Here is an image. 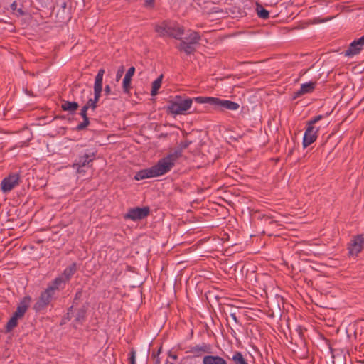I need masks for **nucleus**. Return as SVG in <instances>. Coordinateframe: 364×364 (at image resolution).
Returning <instances> with one entry per match:
<instances>
[{
  "instance_id": "nucleus-29",
  "label": "nucleus",
  "mask_w": 364,
  "mask_h": 364,
  "mask_svg": "<svg viewBox=\"0 0 364 364\" xmlns=\"http://www.w3.org/2000/svg\"><path fill=\"white\" fill-rule=\"evenodd\" d=\"M90 124V120L88 117L83 118V122L82 123H80L77 127L76 129L78 131L83 130L85 129Z\"/></svg>"
},
{
  "instance_id": "nucleus-24",
  "label": "nucleus",
  "mask_w": 364,
  "mask_h": 364,
  "mask_svg": "<svg viewBox=\"0 0 364 364\" xmlns=\"http://www.w3.org/2000/svg\"><path fill=\"white\" fill-rule=\"evenodd\" d=\"M163 79V75H161L157 79H156L151 85V95L155 96L158 93V90L161 86Z\"/></svg>"
},
{
  "instance_id": "nucleus-32",
  "label": "nucleus",
  "mask_w": 364,
  "mask_h": 364,
  "mask_svg": "<svg viewBox=\"0 0 364 364\" xmlns=\"http://www.w3.org/2000/svg\"><path fill=\"white\" fill-rule=\"evenodd\" d=\"M124 72V68L123 65L120 66L116 74V80L118 82L122 77Z\"/></svg>"
},
{
  "instance_id": "nucleus-20",
  "label": "nucleus",
  "mask_w": 364,
  "mask_h": 364,
  "mask_svg": "<svg viewBox=\"0 0 364 364\" xmlns=\"http://www.w3.org/2000/svg\"><path fill=\"white\" fill-rule=\"evenodd\" d=\"M79 105L75 102H70L67 100H63V103L61 105V109L63 111L69 112L73 114L75 113V111L78 109Z\"/></svg>"
},
{
  "instance_id": "nucleus-25",
  "label": "nucleus",
  "mask_w": 364,
  "mask_h": 364,
  "mask_svg": "<svg viewBox=\"0 0 364 364\" xmlns=\"http://www.w3.org/2000/svg\"><path fill=\"white\" fill-rule=\"evenodd\" d=\"M232 360L234 364H249L247 360L244 358L241 352L236 351L234 353Z\"/></svg>"
},
{
  "instance_id": "nucleus-28",
  "label": "nucleus",
  "mask_w": 364,
  "mask_h": 364,
  "mask_svg": "<svg viewBox=\"0 0 364 364\" xmlns=\"http://www.w3.org/2000/svg\"><path fill=\"white\" fill-rule=\"evenodd\" d=\"M19 318H18L13 314V316H11V318L9 319V321H8V323L6 324V332H10L18 325V320Z\"/></svg>"
},
{
  "instance_id": "nucleus-39",
  "label": "nucleus",
  "mask_w": 364,
  "mask_h": 364,
  "mask_svg": "<svg viewBox=\"0 0 364 364\" xmlns=\"http://www.w3.org/2000/svg\"><path fill=\"white\" fill-rule=\"evenodd\" d=\"M230 316L231 317V318L235 322V323H238V321H237V316L235 314V313H231L230 314Z\"/></svg>"
},
{
  "instance_id": "nucleus-37",
  "label": "nucleus",
  "mask_w": 364,
  "mask_h": 364,
  "mask_svg": "<svg viewBox=\"0 0 364 364\" xmlns=\"http://www.w3.org/2000/svg\"><path fill=\"white\" fill-rule=\"evenodd\" d=\"M111 93V87L109 85H106L105 87V94L109 95Z\"/></svg>"
},
{
  "instance_id": "nucleus-16",
  "label": "nucleus",
  "mask_w": 364,
  "mask_h": 364,
  "mask_svg": "<svg viewBox=\"0 0 364 364\" xmlns=\"http://www.w3.org/2000/svg\"><path fill=\"white\" fill-rule=\"evenodd\" d=\"M65 280L61 277L55 278L50 284H48L47 289H50V292L52 294H55L56 290H59L60 288H63L65 284Z\"/></svg>"
},
{
  "instance_id": "nucleus-9",
  "label": "nucleus",
  "mask_w": 364,
  "mask_h": 364,
  "mask_svg": "<svg viewBox=\"0 0 364 364\" xmlns=\"http://www.w3.org/2000/svg\"><path fill=\"white\" fill-rule=\"evenodd\" d=\"M364 46V35L357 39L353 41L348 46V49L345 50L344 55L345 56H353L360 53V52L363 50Z\"/></svg>"
},
{
  "instance_id": "nucleus-2",
  "label": "nucleus",
  "mask_w": 364,
  "mask_h": 364,
  "mask_svg": "<svg viewBox=\"0 0 364 364\" xmlns=\"http://www.w3.org/2000/svg\"><path fill=\"white\" fill-rule=\"evenodd\" d=\"M195 102L198 104H209L214 106L215 108L220 109V110L229 109L235 111L239 109L240 105L237 102L221 100L218 97H194Z\"/></svg>"
},
{
  "instance_id": "nucleus-30",
  "label": "nucleus",
  "mask_w": 364,
  "mask_h": 364,
  "mask_svg": "<svg viewBox=\"0 0 364 364\" xmlns=\"http://www.w3.org/2000/svg\"><path fill=\"white\" fill-rule=\"evenodd\" d=\"M11 9H12V11H16V14L18 16H22L24 14V12L21 8H19V9L17 8V4L15 1L11 4Z\"/></svg>"
},
{
  "instance_id": "nucleus-34",
  "label": "nucleus",
  "mask_w": 364,
  "mask_h": 364,
  "mask_svg": "<svg viewBox=\"0 0 364 364\" xmlns=\"http://www.w3.org/2000/svg\"><path fill=\"white\" fill-rule=\"evenodd\" d=\"M144 6L146 8H153L154 6V0H145Z\"/></svg>"
},
{
  "instance_id": "nucleus-6",
  "label": "nucleus",
  "mask_w": 364,
  "mask_h": 364,
  "mask_svg": "<svg viewBox=\"0 0 364 364\" xmlns=\"http://www.w3.org/2000/svg\"><path fill=\"white\" fill-rule=\"evenodd\" d=\"M20 176L18 173H11L4 178L1 183V190L4 193L11 191L14 187L19 184Z\"/></svg>"
},
{
  "instance_id": "nucleus-33",
  "label": "nucleus",
  "mask_w": 364,
  "mask_h": 364,
  "mask_svg": "<svg viewBox=\"0 0 364 364\" xmlns=\"http://www.w3.org/2000/svg\"><path fill=\"white\" fill-rule=\"evenodd\" d=\"M88 109H89L88 106H86L85 105L82 107L80 112V115L82 118L87 117V112Z\"/></svg>"
},
{
  "instance_id": "nucleus-1",
  "label": "nucleus",
  "mask_w": 364,
  "mask_h": 364,
  "mask_svg": "<svg viewBox=\"0 0 364 364\" xmlns=\"http://www.w3.org/2000/svg\"><path fill=\"white\" fill-rule=\"evenodd\" d=\"M181 156V151L180 150L168 154L166 156L159 159L154 166L138 171L134 176V179L140 181L166 174L172 169Z\"/></svg>"
},
{
  "instance_id": "nucleus-35",
  "label": "nucleus",
  "mask_w": 364,
  "mask_h": 364,
  "mask_svg": "<svg viewBox=\"0 0 364 364\" xmlns=\"http://www.w3.org/2000/svg\"><path fill=\"white\" fill-rule=\"evenodd\" d=\"M85 311H84V310H80V311H78V314H77V318H76V320H77V321H81L84 318V317H85Z\"/></svg>"
},
{
  "instance_id": "nucleus-26",
  "label": "nucleus",
  "mask_w": 364,
  "mask_h": 364,
  "mask_svg": "<svg viewBox=\"0 0 364 364\" xmlns=\"http://www.w3.org/2000/svg\"><path fill=\"white\" fill-rule=\"evenodd\" d=\"M95 97L93 99H90L85 104L86 106H88V108L91 109L92 111H95L97 107V103L98 102L100 97L101 96L100 92H94Z\"/></svg>"
},
{
  "instance_id": "nucleus-17",
  "label": "nucleus",
  "mask_w": 364,
  "mask_h": 364,
  "mask_svg": "<svg viewBox=\"0 0 364 364\" xmlns=\"http://www.w3.org/2000/svg\"><path fill=\"white\" fill-rule=\"evenodd\" d=\"M105 74V70L101 68L98 70L97 75L95 76V84H94V92H102V80Z\"/></svg>"
},
{
  "instance_id": "nucleus-12",
  "label": "nucleus",
  "mask_w": 364,
  "mask_h": 364,
  "mask_svg": "<svg viewBox=\"0 0 364 364\" xmlns=\"http://www.w3.org/2000/svg\"><path fill=\"white\" fill-rule=\"evenodd\" d=\"M316 82H309L301 85L300 89L294 93V99L303 95L311 93L316 87Z\"/></svg>"
},
{
  "instance_id": "nucleus-41",
  "label": "nucleus",
  "mask_w": 364,
  "mask_h": 364,
  "mask_svg": "<svg viewBox=\"0 0 364 364\" xmlns=\"http://www.w3.org/2000/svg\"><path fill=\"white\" fill-rule=\"evenodd\" d=\"M174 360H176L177 359V356L176 355H172L171 356Z\"/></svg>"
},
{
  "instance_id": "nucleus-8",
  "label": "nucleus",
  "mask_w": 364,
  "mask_h": 364,
  "mask_svg": "<svg viewBox=\"0 0 364 364\" xmlns=\"http://www.w3.org/2000/svg\"><path fill=\"white\" fill-rule=\"evenodd\" d=\"M150 210L149 207L134 208L130 209L125 215V218L132 220H141L146 218L149 214Z\"/></svg>"
},
{
  "instance_id": "nucleus-4",
  "label": "nucleus",
  "mask_w": 364,
  "mask_h": 364,
  "mask_svg": "<svg viewBox=\"0 0 364 364\" xmlns=\"http://www.w3.org/2000/svg\"><path fill=\"white\" fill-rule=\"evenodd\" d=\"M193 100L195 101L194 98H187L171 102L168 106V110L173 114H183L191 108Z\"/></svg>"
},
{
  "instance_id": "nucleus-40",
  "label": "nucleus",
  "mask_w": 364,
  "mask_h": 364,
  "mask_svg": "<svg viewBox=\"0 0 364 364\" xmlns=\"http://www.w3.org/2000/svg\"><path fill=\"white\" fill-rule=\"evenodd\" d=\"M188 145V143H185V144L183 145V148H186Z\"/></svg>"
},
{
  "instance_id": "nucleus-10",
  "label": "nucleus",
  "mask_w": 364,
  "mask_h": 364,
  "mask_svg": "<svg viewBox=\"0 0 364 364\" xmlns=\"http://www.w3.org/2000/svg\"><path fill=\"white\" fill-rule=\"evenodd\" d=\"M318 130L319 127L307 126L303 139V146L304 148H306L316 140Z\"/></svg>"
},
{
  "instance_id": "nucleus-11",
  "label": "nucleus",
  "mask_w": 364,
  "mask_h": 364,
  "mask_svg": "<svg viewBox=\"0 0 364 364\" xmlns=\"http://www.w3.org/2000/svg\"><path fill=\"white\" fill-rule=\"evenodd\" d=\"M194 357H200L203 354H210L212 353V347L210 344L203 343L194 346H191L188 350Z\"/></svg>"
},
{
  "instance_id": "nucleus-13",
  "label": "nucleus",
  "mask_w": 364,
  "mask_h": 364,
  "mask_svg": "<svg viewBox=\"0 0 364 364\" xmlns=\"http://www.w3.org/2000/svg\"><path fill=\"white\" fill-rule=\"evenodd\" d=\"M31 301V298L30 296H25L19 303L16 311L14 313V315L21 318L26 312Z\"/></svg>"
},
{
  "instance_id": "nucleus-5",
  "label": "nucleus",
  "mask_w": 364,
  "mask_h": 364,
  "mask_svg": "<svg viewBox=\"0 0 364 364\" xmlns=\"http://www.w3.org/2000/svg\"><path fill=\"white\" fill-rule=\"evenodd\" d=\"M53 294L50 292V289H47L41 294V296L38 301L35 303L33 309L36 311H41L46 309L50 303Z\"/></svg>"
},
{
  "instance_id": "nucleus-38",
  "label": "nucleus",
  "mask_w": 364,
  "mask_h": 364,
  "mask_svg": "<svg viewBox=\"0 0 364 364\" xmlns=\"http://www.w3.org/2000/svg\"><path fill=\"white\" fill-rule=\"evenodd\" d=\"M81 296H82V291H78L75 294L74 300L75 301V300H78V299H80L81 298Z\"/></svg>"
},
{
  "instance_id": "nucleus-3",
  "label": "nucleus",
  "mask_w": 364,
  "mask_h": 364,
  "mask_svg": "<svg viewBox=\"0 0 364 364\" xmlns=\"http://www.w3.org/2000/svg\"><path fill=\"white\" fill-rule=\"evenodd\" d=\"M95 159V154L92 150L88 149L82 153L74 161L73 167L77 170V172L85 173L86 168L91 166V164Z\"/></svg>"
},
{
  "instance_id": "nucleus-19",
  "label": "nucleus",
  "mask_w": 364,
  "mask_h": 364,
  "mask_svg": "<svg viewBox=\"0 0 364 364\" xmlns=\"http://www.w3.org/2000/svg\"><path fill=\"white\" fill-rule=\"evenodd\" d=\"M203 364H228L226 360L218 355H205Z\"/></svg>"
},
{
  "instance_id": "nucleus-36",
  "label": "nucleus",
  "mask_w": 364,
  "mask_h": 364,
  "mask_svg": "<svg viewBox=\"0 0 364 364\" xmlns=\"http://www.w3.org/2000/svg\"><path fill=\"white\" fill-rule=\"evenodd\" d=\"M130 360V364H136L135 363V352L132 350L131 352V356L129 358Z\"/></svg>"
},
{
  "instance_id": "nucleus-14",
  "label": "nucleus",
  "mask_w": 364,
  "mask_h": 364,
  "mask_svg": "<svg viewBox=\"0 0 364 364\" xmlns=\"http://www.w3.org/2000/svg\"><path fill=\"white\" fill-rule=\"evenodd\" d=\"M168 36L176 39H181V36L183 34V28L175 22H168Z\"/></svg>"
},
{
  "instance_id": "nucleus-23",
  "label": "nucleus",
  "mask_w": 364,
  "mask_h": 364,
  "mask_svg": "<svg viewBox=\"0 0 364 364\" xmlns=\"http://www.w3.org/2000/svg\"><path fill=\"white\" fill-rule=\"evenodd\" d=\"M184 40L191 44H197L200 40V36L198 32L196 31H190V33L188 36H186Z\"/></svg>"
},
{
  "instance_id": "nucleus-42",
  "label": "nucleus",
  "mask_w": 364,
  "mask_h": 364,
  "mask_svg": "<svg viewBox=\"0 0 364 364\" xmlns=\"http://www.w3.org/2000/svg\"><path fill=\"white\" fill-rule=\"evenodd\" d=\"M155 364H159V359H156V363H155Z\"/></svg>"
},
{
  "instance_id": "nucleus-27",
  "label": "nucleus",
  "mask_w": 364,
  "mask_h": 364,
  "mask_svg": "<svg viewBox=\"0 0 364 364\" xmlns=\"http://www.w3.org/2000/svg\"><path fill=\"white\" fill-rule=\"evenodd\" d=\"M256 11L260 18L267 19L269 16V11L264 9L260 4H257Z\"/></svg>"
},
{
  "instance_id": "nucleus-21",
  "label": "nucleus",
  "mask_w": 364,
  "mask_h": 364,
  "mask_svg": "<svg viewBox=\"0 0 364 364\" xmlns=\"http://www.w3.org/2000/svg\"><path fill=\"white\" fill-rule=\"evenodd\" d=\"M168 22L164 21L160 25H157L155 27V31L157 32L161 36H168Z\"/></svg>"
},
{
  "instance_id": "nucleus-31",
  "label": "nucleus",
  "mask_w": 364,
  "mask_h": 364,
  "mask_svg": "<svg viewBox=\"0 0 364 364\" xmlns=\"http://www.w3.org/2000/svg\"><path fill=\"white\" fill-rule=\"evenodd\" d=\"M321 119H323L322 115L316 116L315 117H314L312 119L307 122V126L315 127L314 124L318 121H320Z\"/></svg>"
},
{
  "instance_id": "nucleus-22",
  "label": "nucleus",
  "mask_w": 364,
  "mask_h": 364,
  "mask_svg": "<svg viewBox=\"0 0 364 364\" xmlns=\"http://www.w3.org/2000/svg\"><path fill=\"white\" fill-rule=\"evenodd\" d=\"M77 271V265L76 263H72L70 265L67 267L63 273V275L65 277V280L68 281L72 277V276Z\"/></svg>"
},
{
  "instance_id": "nucleus-18",
  "label": "nucleus",
  "mask_w": 364,
  "mask_h": 364,
  "mask_svg": "<svg viewBox=\"0 0 364 364\" xmlns=\"http://www.w3.org/2000/svg\"><path fill=\"white\" fill-rule=\"evenodd\" d=\"M180 41V43L177 46V48L179 50L183 51L187 55L192 54L195 52L196 48H194L193 44L187 43L183 38H181Z\"/></svg>"
},
{
  "instance_id": "nucleus-15",
  "label": "nucleus",
  "mask_w": 364,
  "mask_h": 364,
  "mask_svg": "<svg viewBox=\"0 0 364 364\" xmlns=\"http://www.w3.org/2000/svg\"><path fill=\"white\" fill-rule=\"evenodd\" d=\"M135 73V68L132 66L125 74L122 82V88L125 93H129L131 89L132 77Z\"/></svg>"
},
{
  "instance_id": "nucleus-7",
  "label": "nucleus",
  "mask_w": 364,
  "mask_h": 364,
  "mask_svg": "<svg viewBox=\"0 0 364 364\" xmlns=\"http://www.w3.org/2000/svg\"><path fill=\"white\" fill-rule=\"evenodd\" d=\"M364 248V235H358L354 237L348 245L349 254L352 256H357Z\"/></svg>"
}]
</instances>
